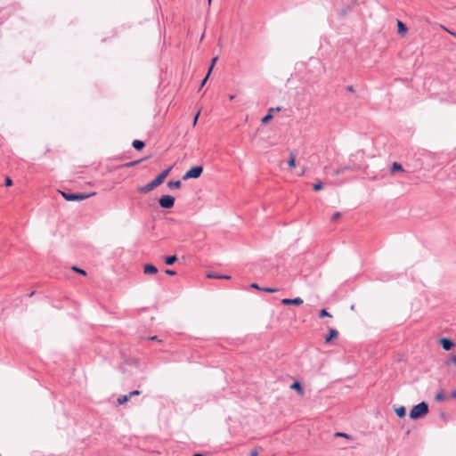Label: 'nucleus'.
Returning <instances> with one entry per match:
<instances>
[{
  "instance_id": "f257e3e1",
  "label": "nucleus",
  "mask_w": 456,
  "mask_h": 456,
  "mask_svg": "<svg viewBox=\"0 0 456 456\" xmlns=\"http://www.w3.org/2000/svg\"><path fill=\"white\" fill-rule=\"evenodd\" d=\"M171 170H172V167H169L168 168L163 170L151 182L148 183L147 184H145L142 187H140L139 191L142 192V193H146V192L152 191L154 188L160 185L164 182V180L168 175V174L170 173Z\"/></svg>"
},
{
  "instance_id": "f03ea898",
  "label": "nucleus",
  "mask_w": 456,
  "mask_h": 456,
  "mask_svg": "<svg viewBox=\"0 0 456 456\" xmlns=\"http://www.w3.org/2000/svg\"><path fill=\"white\" fill-rule=\"evenodd\" d=\"M428 411V405L425 402H421L418 403L417 405L413 406L412 409L410 411V418L412 419H417L424 415H426Z\"/></svg>"
},
{
  "instance_id": "7ed1b4c3",
  "label": "nucleus",
  "mask_w": 456,
  "mask_h": 456,
  "mask_svg": "<svg viewBox=\"0 0 456 456\" xmlns=\"http://www.w3.org/2000/svg\"><path fill=\"white\" fill-rule=\"evenodd\" d=\"M203 172V167L201 166H195L190 168L183 176V180L188 179H196L199 178Z\"/></svg>"
},
{
  "instance_id": "20e7f679",
  "label": "nucleus",
  "mask_w": 456,
  "mask_h": 456,
  "mask_svg": "<svg viewBox=\"0 0 456 456\" xmlns=\"http://www.w3.org/2000/svg\"><path fill=\"white\" fill-rule=\"evenodd\" d=\"M62 197L68 201L83 200L87 199L90 195L86 193H69L61 192Z\"/></svg>"
},
{
  "instance_id": "39448f33",
  "label": "nucleus",
  "mask_w": 456,
  "mask_h": 456,
  "mask_svg": "<svg viewBox=\"0 0 456 456\" xmlns=\"http://www.w3.org/2000/svg\"><path fill=\"white\" fill-rule=\"evenodd\" d=\"M159 203L163 208H171L175 204V198L171 195H163L159 200Z\"/></svg>"
},
{
  "instance_id": "423d86ee",
  "label": "nucleus",
  "mask_w": 456,
  "mask_h": 456,
  "mask_svg": "<svg viewBox=\"0 0 456 456\" xmlns=\"http://www.w3.org/2000/svg\"><path fill=\"white\" fill-rule=\"evenodd\" d=\"M303 299L301 297H295V298H283L281 300V304L284 305H300L303 304Z\"/></svg>"
},
{
  "instance_id": "0eeeda50",
  "label": "nucleus",
  "mask_w": 456,
  "mask_h": 456,
  "mask_svg": "<svg viewBox=\"0 0 456 456\" xmlns=\"http://www.w3.org/2000/svg\"><path fill=\"white\" fill-rule=\"evenodd\" d=\"M440 344L445 351H449L454 346L453 342L449 338H443L440 339Z\"/></svg>"
},
{
  "instance_id": "6e6552de",
  "label": "nucleus",
  "mask_w": 456,
  "mask_h": 456,
  "mask_svg": "<svg viewBox=\"0 0 456 456\" xmlns=\"http://www.w3.org/2000/svg\"><path fill=\"white\" fill-rule=\"evenodd\" d=\"M143 272L145 274H155L158 273V269L153 265L148 264L144 265Z\"/></svg>"
},
{
  "instance_id": "1a4fd4ad",
  "label": "nucleus",
  "mask_w": 456,
  "mask_h": 456,
  "mask_svg": "<svg viewBox=\"0 0 456 456\" xmlns=\"http://www.w3.org/2000/svg\"><path fill=\"white\" fill-rule=\"evenodd\" d=\"M338 336V332L335 329H330L329 331V335L325 337V342L329 343L331 339L337 338Z\"/></svg>"
},
{
  "instance_id": "9d476101",
  "label": "nucleus",
  "mask_w": 456,
  "mask_h": 456,
  "mask_svg": "<svg viewBox=\"0 0 456 456\" xmlns=\"http://www.w3.org/2000/svg\"><path fill=\"white\" fill-rule=\"evenodd\" d=\"M349 169L348 166H344L338 168H335L332 170L331 175L334 176L339 175Z\"/></svg>"
},
{
  "instance_id": "9b49d317",
  "label": "nucleus",
  "mask_w": 456,
  "mask_h": 456,
  "mask_svg": "<svg viewBox=\"0 0 456 456\" xmlns=\"http://www.w3.org/2000/svg\"><path fill=\"white\" fill-rule=\"evenodd\" d=\"M144 145H145L144 142L140 141V140H134V141L133 142V147H134L135 150H137V151H141V150H142V149H143V147H144Z\"/></svg>"
},
{
  "instance_id": "f8f14e48",
  "label": "nucleus",
  "mask_w": 456,
  "mask_h": 456,
  "mask_svg": "<svg viewBox=\"0 0 456 456\" xmlns=\"http://www.w3.org/2000/svg\"><path fill=\"white\" fill-rule=\"evenodd\" d=\"M395 412H396L398 417L403 418L406 414V409H405L404 406H400L399 408H397L395 410Z\"/></svg>"
},
{
  "instance_id": "ddd939ff",
  "label": "nucleus",
  "mask_w": 456,
  "mask_h": 456,
  "mask_svg": "<svg viewBox=\"0 0 456 456\" xmlns=\"http://www.w3.org/2000/svg\"><path fill=\"white\" fill-rule=\"evenodd\" d=\"M288 164L290 167H296V156L292 152H290L289 154V159L288 161Z\"/></svg>"
},
{
  "instance_id": "4468645a",
  "label": "nucleus",
  "mask_w": 456,
  "mask_h": 456,
  "mask_svg": "<svg viewBox=\"0 0 456 456\" xmlns=\"http://www.w3.org/2000/svg\"><path fill=\"white\" fill-rule=\"evenodd\" d=\"M395 171H403V168L402 167L401 164L397 163V162H394L393 165H392V167H391V172H395Z\"/></svg>"
},
{
  "instance_id": "2eb2a0df",
  "label": "nucleus",
  "mask_w": 456,
  "mask_h": 456,
  "mask_svg": "<svg viewBox=\"0 0 456 456\" xmlns=\"http://www.w3.org/2000/svg\"><path fill=\"white\" fill-rule=\"evenodd\" d=\"M167 186L171 189H177V188H180L181 186V182L180 181H170L167 183Z\"/></svg>"
},
{
  "instance_id": "dca6fc26",
  "label": "nucleus",
  "mask_w": 456,
  "mask_h": 456,
  "mask_svg": "<svg viewBox=\"0 0 456 456\" xmlns=\"http://www.w3.org/2000/svg\"><path fill=\"white\" fill-rule=\"evenodd\" d=\"M176 260H177L176 256H167V257H166V259H165V263H166L167 265H173Z\"/></svg>"
},
{
  "instance_id": "f3484780",
  "label": "nucleus",
  "mask_w": 456,
  "mask_h": 456,
  "mask_svg": "<svg viewBox=\"0 0 456 456\" xmlns=\"http://www.w3.org/2000/svg\"><path fill=\"white\" fill-rule=\"evenodd\" d=\"M129 399H130V397L128 395H120L117 401H118V404H123V403H126Z\"/></svg>"
},
{
  "instance_id": "a211bd4d",
  "label": "nucleus",
  "mask_w": 456,
  "mask_h": 456,
  "mask_svg": "<svg viewBox=\"0 0 456 456\" xmlns=\"http://www.w3.org/2000/svg\"><path fill=\"white\" fill-rule=\"evenodd\" d=\"M435 399L436 401H444L446 399V396L444 395L442 391H440L436 395Z\"/></svg>"
},
{
  "instance_id": "6ab92c4d",
  "label": "nucleus",
  "mask_w": 456,
  "mask_h": 456,
  "mask_svg": "<svg viewBox=\"0 0 456 456\" xmlns=\"http://www.w3.org/2000/svg\"><path fill=\"white\" fill-rule=\"evenodd\" d=\"M290 387H291L292 389H296V390H297V391H299V392H302L301 385H300V383H299V382H297V381H295V382L290 386Z\"/></svg>"
},
{
  "instance_id": "aec40b11",
  "label": "nucleus",
  "mask_w": 456,
  "mask_h": 456,
  "mask_svg": "<svg viewBox=\"0 0 456 456\" xmlns=\"http://www.w3.org/2000/svg\"><path fill=\"white\" fill-rule=\"evenodd\" d=\"M397 25H398V30L401 32V31H406V27L405 25L401 21V20H397Z\"/></svg>"
},
{
  "instance_id": "412c9836",
  "label": "nucleus",
  "mask_w": 456,
  "mask_h": 456,
  "mask_svg": "<svg viewBox=\"0 0 456 456\" xmlns=\"http://www.w3.org/2000/svg\"><path fill=\"white\" fill-rule=\"evenodd\" d=\"M262 290L267 293H274L277 292L279 289L276 288H262Z\"/></svg>"
},
{
  "instance_id": "4be33fe9",
  "label": "nucleus",
  "mask_w": 456,
  "mask_h": 456,
  "mask_svg": "<svg viewBox=\"0 0 456 456\" xmlns=\"http://www.w3.org/2000/svg\"><path fill=\"white\" fill-rule=\"evenodd\" d=\"M335 436H336V437H345V438H347V439H349V438L351 437L348 434H346V433H342V432H337V433L335 434Z\"/></svg>"
},
{
  "instance_id": "5701e85b",
  "label": "nucleus",
  "mask_w": 456,
  "mask_h": 456,
  "mask_svg": "<svg viewBox=\"0 0 456 456\" xmlns=\"http://www.w3.org/2000/svg\"><path fill=\"white\" fill-rule=\"evenodd\" d=\"M273 118V115L268 113L262 118V123H267Z\"/></svg>"
},
{
  "instance_id": "b1692460",
  "label": "nucleus",
  "mask_w": 456,
  "mask_h": 456,
  "mask_svg": "<svg viewBox=\"0 0 456 456\" xmlns=\"http://www.w3.org/2000/svg\"><path fill=\"white\" fill-rule=\"evenodd\" d=\"M340 216H341L340 212H336V213H334V214L332 215V216H331V220H332L333 222H335V221H337Z\"/></svg>"
},
{
  "instance_id": "393cba45",
  "label": "nucleus",
  "mask_w": 456,
  "mask_h": 456,
  "mask_svg": "<svg viewBox=\"0 0 456 456\" xmlns=\"http://www.w3.org/2000/svg\"><path fill=\"white\" fill-rule=\"evenodd\" d=\"M326 316H330V314L328 313V311L326 309H322L321 312H320V317H326Z\"/></svg>"
},
{
  "instance_id": "a878e982",
  "label": "nucleus",
  "mask_w": 456,
  "mask_h": 456,
  "mask_svg": "<svg viewBox=\"0 0 456 456\" xmlns=\"http://www.w3.org/2000/svg\"><path fill=\"white\" fill-rule=\"evenodd\" d=\"M322 186H323L322 183L319 182V183L314 184V191H319V190H321L322 188Z\"/></svg>"
},
{
  "instance_id": "bb28decb",
  "label": "nucleus",
  "mask_w": 456,
  "mask_h": 456,
  "mask_svg": "<svg viewBox=\"0 0 456 456\" xmlns=\"http://www.w3.org/2000/svg\"><path fill=\"white\" fill-rule=\"evenodd\" d=\"M217 59H218V57H217V56H216L215 58H213V59H212L211 66H210V68H209V69H208V72H210V73H211V71H212V69H213V68H214V65H215V63L216 62Z\"/></svg>"
},
{
  "instance_id": "cd10ccee",
  "label": "nucleus",
  "mask_w": 456,
  "mask_h": 456,
  "mask_svg": "<svg viewBox=\"0 0 456 456\" xmlns=\"http://www.w3.org/2000/svg\"><path fill=\"white\" fill-rule=\"evenodd\" d=\"M140 394H141V392H140L139 390H134V391L130 392V393L128 394V395H129V397L131 398V397H133V396H134V395H139Z\"/></svg>"
},
{
  "instance_id": "c85d7f7f",
  "label": "nucleus",
  "mask_w": 456,
  "mask_h": 456,
  "mask_svg": "<svg viewBox=\"0 0 456 456\" xmlns=\"http://www.w3.org/2000/svg\"><path fill=\"white\" fill-rule=\"evenodd\" d=\"M72 269H73L74 271H76V272H77V273H81V274H84V275L86 274V272H85L84 270H82V269H80V268H78V267H77V266H73V267H72Z\"/></svg>"
},
{
  "instance_id": "c756f323",
  "label": "nucleus",
  "mask_w": 456,
  "mask_h": 456,
  "mask_svg": "<svg viewBox=\"0 0 456 456\" xmlns=\"http://www.w3.org/2000/svg\"><path fill=\"white\" fill-rule=\"evenodd\" d=\"M208 278H213V279H221V275H218V274H216V273H208Z\"/></svg>"
},
{
  "instance_id": "7c9ffc66",
  "label": "nucleus",
  "mask_w": 456,
  "mask_h": 456,
  "mask_svg": "<svg viewBox=\"0 0 456 456\" xmlns=\"http://www.w3.org/2000/svg\"><path fill=\"white\" fill-rule=\"evenodd\" d=\"M12 184V179L9 176H6L5 177V185L6 186H11Z\"/></svg>"
},
{
  "instance_id": "2f4dec72",
  "label": "nucleus",
  "mask_w": 456,
  "mask_h": 456,
  "mask_svg": "<svg viewBox=\"0 0 456 456\" xmlns=\"http://www.w3.org/2000/svg\"><path fill=\"white\" fill-rule=\"evenodd\" d=\"M209 75H210V72H208L207 76L204 77V79L202 80V82L200 84V87L204 86V85L206 84Z\"/></svg>"
},
{
  "instance_id": "473e14b6",
  "label": "nucleus",
  "mask_w": 456,
  "mask_h": 456,
  "mask_svg": "<svg viewBox=\"0 0 456 456\" xmlns=\"http://www.w3.org/2000/svg\"><path fill=\"white\" fill-rule=\"evenodd\" d=\"M455 363H456V354L447 362V364H455Z\"/></svg>"
},
{
  "instance_id": "72a5a7b5",
  "label": "nucleus",
  "mask_w": 456,
  "mask_h": 456,
  "mask_svg": "<svg viewBox=\"0 0 456 456\" xmlns=\"http://www.w3.org/2000/svg\"><path fill=\"white\" fill-rule=\"evenodd\" d=\"M199 116H200V111H198L196 113L195 117L193 118V126H196Z\"/></svg>"
},
{
  "instance_id": "f704fd0d",
  "label": "nucleus",
  "mask_w": 456,
  "mask_h": 456,
  "mask_svg": "<svg viewBox=\"0 0 456 456\" xmlns=\"http://www.w3.org/2000/svg\"><path fill=\"white\" fill-rule=\"evenodd\" d=\"M250 288L262 290V288H260L256 283L250 284Z\"/></svg>"
},
{
  "instance_id": "c9c22d12",
  "label": "nucleus",
  "mask_w": 456,
  "mask_h": 456,
  "mask_svg": "<svg viewBox=\"0 0 456 456\" xmlns=\"http://www.w3.org/2000/svg\"><path fill=\"white\" fill-rule=\"evenodd\" d=\"M140 161L137 160V161H133V162H129L126 164L127 167H133V166H135L136 164H138Z\"/></svg>"
},
{
  "instance_id": "e433bc0d",
  "label": "nucleus",
  "mask_w": 456,
  "mask_h": 456,
  "mask_svg": "<svg viewBox=\"0 0 456 456\" xmlns=\"http://www.w3.org/2000/svg\"><path fill=\"white\" fill-rule=\"evenodd\" d=\"M166 273H167V275H175V271H173V270H169V269H167V270H166Z\"/></svg>"
},
{
  "instance_id": "4c0bfd02",
  "label": "nucleus",
  "mask_w": 456,
  "mask_h": 456,
  "mask_svg": "<svg viewBox=\"0 0 456 456\" xmlns=\"http://www.w3.org/2000/svg\"><path fill=\"white\" fill-rule=\"evenodd\" d=\"M257 455H258V452L256 450L251 451L250 456H257Z\"/></svg>"
},
{
  "instance_id": "58836bf2",
  "label": "nucleus",
  "mask_w": 456,
  "mask_h": 456,
  "mask_svg": "<svg viewBox=\"0 0 456 456\" xmlns=\"http://www.w3.org/2000/svg\"><path fill=\"white\" fill-rule=\"evenodd\" d=\"M443 28H444V29H445L447 32H449L451 35H452L453 37H456V33H454V32H452V31L448 30V29H447V28H445L444 27H443Z\"/></svg>"
},
{
  "instance_id": "ea45409f",
  "label": "nucleus",
  "mask_w": 456,
  "mask_h": 456,
  "mask_svg": "<svg viewBox=\"0 0 456 456\" xmlns=\"http://www.w3.org/2000/svg\"><path fill=\"white\" fill-rule=\"evenodd\" d=\"M231 277L228 275H221V279H226L229 280Z\"/></svg>"
},
{
  "instance_id": "a19ab883",
  "label": "nucleus",
  "mask_w": 456,
  "mask_h": 456,
  "mask_svg": "<svg viewBox=\"0 0 456 456\" xmlns=\"http://www.w3.org/2000/svg\"><path fill=\"white\" fill-rule=\"evenodd\" d=\"M451 395L452 398H456V390H453Z\"/></svg>"
},
{
  "instance_id": "79ce46f5",
  "label": "nucleus",
  "mask_w": 456,
  "mask_h": 456,
  "mask_svg": "<svg viewBox=\"0 0 456 456\" xmlns=\"http://www.w3.org/2000/svg\"><path fill=\"white\" fill-rule=\"evenodd\" d=\"M347 90H348L349 92H354V87H353V86H349L347 87Z\"/></svg>"
},
{
  "instance_id": "37998d69",
  "label": "nucleus",
  "mask_w": 456,
  "mask_h": 456,
  "mask_svg": "<svg viewBox=\"0 0 456 456\" xmlns=\"http://www.w3.org/2000/svg\"><path fill=\"white\" fill-rule=\"evenodd\" d=\"M273 110H274V108H271V109L269 110V113H270V114H273Z\"/></svg>"
},
{
  "instance_id": "c03bdc74",
  "label": "nucleus",
  "mask_w": 456,
  "mask_h": 456,
  "mask_svg": "<svg viewBox=\"0 0 456 456\" xmlns=\"http://www.w3.org/2000/svg\"><path fill=\"white\" fill-rule=\"evenodd\" d=\"M273 110H274V108H271V109L269 110V113H270V114H273Z\"/></svg>"
},
{
  "instance_id": "a18cd8bd",
  "label": "nucleus",
  "mask_w": 456,
  "mask_h": 456,
  "mask_svg": "<svg viewBox=\"0 0 456 456\" xmlns=\"http://www.w3.org/2000/svg\"><path fill=\"white\" fill-rule=\"evenodd\" d=\"M229 98H230V100H233L235 98V95L232 94V95H230Z\"/></svg>"
},
{
  "instance_id": "49530a36",
  "label": "nucleus",
  "mask_w": 456,
  "mask_h": 456,
  "mask_svg": "<svg viewBox=\"0 0 456 456\" xmlns=\"http://www.w3.org/2000/svg\"><path fill=\"white\" fill-rule=\"evenodd\" d=\"M280 110H281L280 107H277L276 109H274V111H280Z\"/></svg>"
},
{
  "instance_id": "de8ad7c7",
  "label": "nucleus",
  "mask_w": 456,
  "mask_h": 456,
  "mask_svg": "<svg viewBox=\"0 0 456 456\" xmlns=\"http://www.w3.org/2000/svg\"><path fill=\"white\" fill-rule=\"evenodd\" d=\"M157 338V337H151L150 339L151 340H155Z\"/></svg>"
},
{
  "instance_id": "09e8293b",
  "label": "nucleus",
  "mask_w": 456,
  "mask_h": 456,
  "mask_svg": "<svg viewBox=\"0 0 456 456\" xmlns=\"http://www.w3.org/2000/svg\"><path fill=\"white\" fill-rule=\"evenodd\" d=\"M193 456H202V454H200V453H196V454H194Z\"/></svg>"
},
{
  "instance_id": "8fccbe9b",
  "label": "nucleus",
  "mask_w": 456,
  "mask_h": 456,
  "mask_svg": "<svg viewBox=\"0 0 456 456\" xmlns=\"http://www.w3.org/2000/svg\"><path fill=\"white\" fill-rule=\"evenodd\" d=\"M208 3L210 4L212 0H208Z\"/></svg>"
}]
</instances>
